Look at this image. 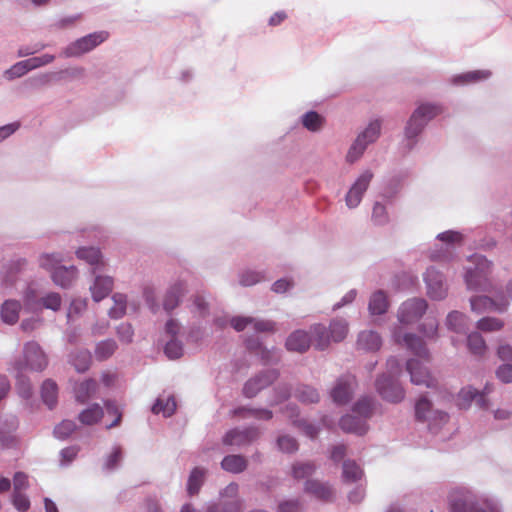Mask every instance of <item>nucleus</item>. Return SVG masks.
Returning <instances> with one entry per match:
<instances>
[{
    "label": "nucleus",
    "instance_id": "31",
    "mask_svg": "<svg viewBox=\"0 0 512 512\" xmlns=\"http://www.w3.org/2000/svg\"><path fill=\"white\" fill-rule=\"evenodd\" d=\"M104 415L103 408L95 403L80 412L78 419L83 425H94L98 423Z\"/></svg>",
    "mask_w": 512,
    "mask_h": 512
},
{
    "label": "nucleus",
    "instance_id": "11",
    "mask_svg": "<svg viewBox=\"0 0 512 512\" xmlns=\"http://www.w3.org/2000/svg\"><path fill=\"white\" fill-rule=\"evenodd\" d=\"M379 394L387 401L397 403L404 399L405 391L401 385L390 376H382L376 381Z\"/></svg>",
    "mask_w": 512,
    "mask_h": 512
},
{
    "label": "nucleus",
    "instance_id": "40",
    "mask_svg": "<svg viewBox=\"0 0 512 512\" xmlns=\"http://www.w3.org/2000/svg\"><path fill=\"white\" fill-rule=\"evenodd\" d=\"M112 300L114 304L109 310V316L114 319H119L126 313V296L121 293H115L112 296Z\"/></svg>",
    "mask_w": 512,
    "mask_h": 512
},
{
    "label": "nucleus",
    "instance_id": "25",
    "mask_svg": "<svg viewBox=\"0 0 512 512\" xmlns=\"http://www.w3.org/2000/svg\"><path fill=\"white\" fill-rule=\"evenodd\" d=\"M76 255L79 259L85 260L89 265L94 267L93 274L96 273V270H100L105 266L101 253L96 248H80L76 251Z\"/></svg>",
    "mask_w": 512,
    "mask_h": 512
},
{
    "label": "nucleus",
    "instance_id": "21",
    "mask_svg": "<svg viewBox=\"0 0 512 512\" xmlns=\"http://www.w3.org/2000/svg\"><path fill=\"white\" fill-rule=\"evenodd\" d=\"M311 345V337L304 330H296L286 340V348L298 353L306 352Z\"/></svg>",
    "mask_w": 512,
    "mask_h": 512
},
{
    "label": "nucleus",
    "instance_id": "22",
    "mask_svg": "<svg viewBox=\"0 0 512 512\" xmlns=\"http://www.w3.org/2000/svg\"><path fill=\"white\" fill-rule=\"evenodd\" d=\"M491 76V72L488 70H475L469 71L462 74L452 76L450 79L451 84L457 86H464L472 83H477L488 79Z\"/></svg>",
    "mask_w": 512,
    "mask_h": 512
},
{
    "label": "nucleus",
    "instance_id": "20",
    "mask_svg": "<svg viewBox=\"0 0 512 512\" xmlns=\"http://www.w3.org/2000/svg\"><path fill=\"white\" fill-rule=\"evenodd\" d=\"M187 292L186 285L178 281L171 285L163 299V307L167 312L174 310L180 303L181 297Z\"/></svg>",
    "mask_w": 512,
    "mask_h": 512
},
{
    "label": "nucleus",
    "instance_id": "39",
    "mask_svg": "<svg viewBox=\"0 0 512 512\" xmlns=\"http://www.w3.org/2000/svg\"><path fill=\"white\" fill-rule=\"evenodd\" d=\"M71 364L78 372H85L91 364V354L88 350H81L71 355Z\"/></svg>",
    "mask_w": 512,
    "mask_h": 512
},
{
    "label": "nucleus",
    "instance_id": "60",
    "mask_svg": "<svg viewBox=\"0 0 512 512\" xmlns=\"http://www.w3.org/2000/svg\"><path fill=\"white\" fill-rule=\"evenodd\" d=\"M12 502H13L14 507L18 511L25 512L30 507V501H29L28 497L25 494H23L22 492H13Z\"/></svg>",
    "mask_w": 512,
    "mask_h": 512
},
{
    "label": "nucleus",
    "instance_id": "59",
    "mask_svg": "<svg viewBox=\"0 0 512 512\" xmlns=\"http://www.w3.org/2000/svg\"><path fill=\"white\" fill-rule=\"evenodd\" d=\"M18 423L15 419H13L7 428L0 427V443L3 445H9L10 442L13 441L12 432L16 430Z\"/></svg>",
    "mask_w": 512,
    "mask_h": 512
},
{
    "label": "nucleus",
    "instance_id": "8",
    "mask_svg": "<svg viewBox=\"0 0 512 512\" xmlns=\"http://www.w3.org/2000/svg\"><path fill=\"white\" fill-rule=\"evenodd\" d=\"M448 502L449 512H491L478 503L469 491H452L449 495Z\"/></svg>",
    "mask_w": 512,
    "mask_h": 512
},
{
    "label": "nucleus",
    "instance_id": "32",
    "mask_svg": "<svg viewBox=\"0 0 512 512\" xmlns=\"http://www.w3.org/2000/svg\"><path fill=\"white\" fill-rule=\"evenodd\" d=\"M21 304L15 300H7L3 303L1 309V318L7 324H14L19 319Z\"/></svg>",
    "mask_w": 512,
    "mask_h": 512
},
{
    "label": "nucleus",
    "instance_id": "51",
    "mask_svg": "<svg viewBox=\"0 0 512 512\" xmlns=\"http://www.w3.org/2000/svg\"><path fill=\"white\" fill-rule=\"evenodd\" d=\"M62 259L58 254H43L40 256L39 264L42 268L53 272L59 267Z\"/></svg>",
    "mask_w": 512,
    "mask_h": 512
},
{
    "label": "nucleus",
    "instance_id": "52",
    "mask_svg": "<svg viewBox=\"0 0 512 512\" xmlns=\"http://www.w3.org/2000/svg\"><path fill=\"white\" fill-rule=\"evenodd\" d=\"M277 445L285 453H294L299 447L296 439L288 435L280 436L277 440Z\"/></svg>",
    "mask_w": 512,
    "mask_h": 512
},
{
    "label": "nucleus",
    "instance_id": "28",
    "mask_svg": "<svg viewBox=\"0 0 512 512\" xmlns=\"http://www.w3.org/2000/svg\"><path fill=\"white\" fill-rule=\"evenodd\" d=\"M340 427L345 432L363 435L367 431L366 422L360 417L346 415L340 420Z\"/></svg>",
    "mask_w": 512,
    "mask_h": 512
},
{
    "label": "nucleus",
    "instance_id": "61",
    "mask_svg": "<svg viewBox=\"0 0 512 512\" xmlns=\"http://www.w3.org/2000/svg\"><path fill=\"white\" fill-rule=\"evenodd\" d=\"M59 75L63 78H68L71 80L83 79L86 75V70H85V68L79 67V66L71 67V68L62 70L59 73Z\"/></svg>",
    "mask_w": 512,
    "mask_h": 512
},
{
    "label": "nucleus",
    "instance_id": "3",
    "mask_svg": "<svg viewBox=\"0 0 512 512\" xmlns=\"http://www.w3.org/2000/svg\"><path fill=\"white\" fill-rule=\"evenodd\" d=\"M313 336L314 347L325 350L331 342L343 341L349 331L348 323L344 319H333L329 327L323 324H315L310 329Z\"/></svg>",
    "mask_w": 512,
    "mask_h": 512
},
{
    "label": "nucleus",
    "instance_id": "18",
    "mask_svg": "<svg viewBox=\"0 0 512 512\" xmlns=\"http://www.w3.org/2000/svg\"><path fill=\"white\" fill-rule=\"evenodd\" d=\"M471 310L477 313L485 311H503L508 306V300L502 299L499 303L487 296L473 297L471 300Z\"/></svg>",
    "mask_w": 512,
    "mask_h": 512
},
{
    "label": "nucleus",
    "instance_id": "23",
    "mask_svg": "<svg viewBox=\"0 0 512 512\" xmlns=\"http://www.w3.org/2000/svg\"><path fill=\"white\" fill-rule=\"evenodd\" d=\"M77 269L74 266H59L52 272L53 282L63 288L69 287L76 279Z\"/></svg>",
    "mask_w": 512,
    "mask_h": 512
},
{
    "label": "nucleus",
    "instance_id": "64",
    "mask_svg": "<svg viewBox=\"0 0 512 512\" xmlns=\"http://www.w3.org/2000/svg\"><path fill=\"white\" fill-rule=\"evenodd\" d=\"M496 375L504 383L512 382V364L501 365L497 369Z\"/></svg>",
    "mask_w": 512,
    "mask_h": 512
},
{
    "label": "nucleus",
    "instance_id": "45",
    "mask_svg": "<svg viewBox=\"0 0 512 512\" xmlns=\"http://www.w3.org/2000/svg\"><path fill=\"white\" fill-rule=\"evenodd\" d=\"M316 470V466L312 462H298L292 466V475L295 479L300 480L312 475Z\"/></svg>",
    "mask_w": 512,
    "mask_h": 512
},
{
    "label": "nucleus",
    "instance_id": "37",
    "mask_svg": "<svg viewBox=\"0 0 512 512\" xmlns=\"http://www.w3.org/2000/svg\"><path fill=\"white\" fill-rule=\"evenodd\" d=\"M467 317L461 312L452 311L447 316V326L456 333H465Z\"/></svg>",
    "mask_w": 512,
    "mask_h": 512
},
{
    "label": "nucleus",
    "instance_id": "38",
    "mask_svg": "<svg viewBox=\"0 0 512 512\" xmlns=\"http://www.w3.org/2000/svg\"><path fill=\"white\" fill-rule=\"evenodd\" d=\"M469 351L475 356H482L486 352V343L478 332H473L467 337Z\"/></svg>",
    "mask_w": 512,
    "mask_h": 512
},
{
    "label": "nucleus",
    "instance_id": "55",
    "mask_svg": "<svg viewBox=\"0 0 512 512\" xmlns=\"http://www.w3.org/2000/svg\"><path fill=\"white\" fill-rule=\"evenodd\" d=\"M61 296L56 292H51L41 298V303L44 308L57 311L61 306Z\"/></svg>",
    "mask_w": 512,
    "mask_h": 512
},
{
    "label": "nucleus",
    "instance_id": "50",
    "mask_svg": "<svg viewBox=\"0 0 512 512\" xmlns=\"http://www.w3.org/2000/svg\"><path fill=\"white\" fill-rule=\"evenodd\" d=\"M76 429V424L72 420H63L54 429V434L57 438L65 439L69 437Z\"/></svg>",
    "mask_w": 512,
    "mask_h": 512
},
{
    "label": "nucleus",
    "instance_id": "41",
    "mask_svg": "<svg viewBox=\"0 0 512 512\" xmlns=\"http://www.w3.org/2000/svg\"><path fill=\"white\" fill-rule=\"evenodd\" d=\"M29 71H31V70H30L27 60H22V61L15 63L7 70H5L3 73V76L6 80L12 81L14 79L24 76Z\"/></svg>",
    "mask_w": 512,
    "mask_h": 512
},
{
    "label": "nucleus",
    "instance_id": "35",
    "mask_svg": "<svg viewBox=\"0 0 512 512\" xmlns=\"http://www.w3.org/2000/svg\"><path fill=\"white\" fill-rule=\"evenodd\" d=\"M58 387L57 384L47 379L43 382L41 388V397L43 402L49 407L53 408L57 404Z\"/></svg>",
    "mask_w": 512,
    "mask_h": 512
},
{
    "label": "nucleus",
    "instance_id": "10",
    "mask_svg": "<svg viewBox=\"0 0 512 512\" xmlns=\"http://www.w3.org/2000/svg\"><path fill=\"white\" fill-rule=\"evenodd\" d=\"M491 392V388L486 385L481 393L471 386L464 387L460 390L457 396V405L461 409L468 408L472 401L476 399L477 405L482 409H487L489 404L486 396Z\"/></svg>",
    "mask_w": 512,
    "mask_h": 512
},
{
    "label": "nucleus",
    "instance_id": "57",
    "mask_svg": "<svg viewBox=\"0 0 512 512\" xmlns=\"http://www.w3.org/2000/svg\"><path fill=\"white\" fill-rule=\"evenodd\" d=\"M106 411L109 415L115 416V420L107 426L108 429L118 426L122 420V412L112 400L105 401Z\"/></svg>",
    "mask_w": 512,
    "mask_h": 512
},
{
    "label": "nucleus",
    "instance_id": "56",
    "mask_svg": "<svg viewBox=\"0 0 512 512\" xmlns=\"http://www.w3.org/2000/svg\"><path fill=\"white\" fill-rule=\"evenodd\" d=\"M164 352L169 359H178L183 354L182 344L179 341L172 339L166 344Z\"/></svg>",
    "mask_w": 512,
    "mask_h": 512
},
{
    "label": "nucleus",
    "instance_id": "9",
    "mask_svg": "<svg viewBox=\"0 0 512 512\" xmlns=\"http://www.w3.org/2000/svg\"><path fill=\"white\" fill-rule=\"evenodd\" d=\"M427 309L424 299H410L405 301L398 311V320L401 324L408 325L418 321Z\"/></svg>",
    "mask_w": 512,
    "mask_h": 512
},
{
    "label": "nucleus",
    "instance_id": "34",
    "mask_svg": "<svg viewBox=\"0 0 512 512\" xmlns=\"http://www.w3.org/2000/svg\"><path fill=\"white\" fill-rule=\"evenodd\" d=\"M389 302L387 295L383 291H377L372 294L369 301V311L374 315H381L388 309Z\"/></svg>",
    "mask_w": 512,
    "mask_h": 512
},
{
    "label": "nucleus",
    "instance_id": "54",
    "mask_svg": "<svg viewBox=\"0 0 512 512\" xmlns=\"http://www.w3.org/2000/svg\"><path fill=\"white\" fill-rule=\"evenodd\" d=\"M30 70H34L52 63L55 60V56L52 54H43L41 56H35L26 59Z\"/></svg>",
    "mask_w": 512,
    "mask_h": 512
},
{
    "label": "nucleus",
    "instance_id": "58",
    "mask_svg": "<svg viewBox=\"0 0 512 512\" xmlns=\"http://www.w3.org/2000/svg\"><path fill=\"white\" fill-rule=\"evenodd\" d=\"M87 308V300L86 299H74L68 309L67 317L68 319H73L74 317L80 315Z\"/></svg>",
    "mask_w": 512,
    "mask_h": 512
},
{
    "label": "nucleus",
    "instance_id": "24",
    "mask_svg": "<svg viewBox=\"0 0 512 512\" xmlns=\"http://www.w3.org/2000/svg\"><path fill=\"white\" fill-rule=\"evenodd\" d=\"M300 122L309 132L318 133L324 128L326 119L316 111H308L300 117Z\"/></svg>",
    "mask_w": 512,
    "mask_h": 512
},
{
    "label": "nucleus",
    "instance_id": "14",
    "mask_svg": "<svg viewBox=\"0 0 512 512\" xmlns=\"http://www.w3.org/2000/svg\"><path fill=\"white\" fill-rule=\"evenodd\" d=\"M426 126L427 124L419 118V112L413 111L404 130V144L409 150L416 145L418 136Z\"/></svg>",
    "mask_w": 512,
    "mask_h": 512
},
{
    "label": "nucleus",
    "instance_id": "29",
    "mask_svg": "<svg viewBox=\"0 0 512 512\" xmlns=\"http://www.w3.org/2000/svg\"><path fill=\"white\" fill-rule=\"evenodd\" d=\"M364 475L362 468L354 460H344L342 464V481L344 483H354L359 481Z\"/></svg>",
    "mask_w": 512,
    "mask_h": 512
},
{
    "label": "nucleus",
    "instance_id": "12",
    "mask_svg": "<svg viewBox=\"0 0 512 512\" xmlns=\"http://www.w3.org/2000/svg\"><path fill=\"white\" fill-rule=\"evenodd\" d=\"M424 281L427 287V294L431 299L441 300L447 295V287L444 283L442 274L433 267L428 268Z\"/></svg>",
    "mask_w": 512,
    "mask_h": 512
},
{
    "label": "nucleus",
    "instance_id": "13",
    "mask_svg": "<svg viewBox=\"0 0 512 512\" xmlns=\"http://www.w3.org/2000/svg\"><path fill=\"white\" fill-rule=\"evenodd\" d=\"M356 380L354 376L345 375L340 377L331 391L333 401L339 405L350 401Z\"/></svg>",
    "mask_w": 512,
    "mask_h": 512
},
{
    "label": "nucleus",
    "instance_id": "26",
    "mask_svg": "<svg viewBox=\"0 0 512 512\" xmlns=\"http://www.w3.org/2000/svg\"><path fill=\"white\" fill-rule=\"evenodd\" d=\"M97 387V382L93 379H87L77 384L74 388L76 401L81 404L86 403L96 394Z\"/></svg>",
    "mask_w": 512,
    "mask_h": 512
},
{
    "label": "nucleus",
    "instance_id": "1",
    "mask_svg": "<svg viewBox=\"0 0 512 512\" xmlns=\"http://www.w3.org/2000/svg\"><path fill=\"white\" fill-rule=\"evenodd\" d=\"M393 337L398 344L405 346L416 356V358H411L406 363V371L410 375L411 383L427 388H435L437 380L424 365L430 362L431 357L423 340L414 334H402L400 327L394 330Z\"/></svg>",
    "mask_w": 512,
    "mask_h": 512
},
{
    "label": "nucleus",
    "instance_id": "17",
    "mask_svg": "<svg viewBox=\"0 0 512 512\" xmlns=\"http://www.w3.org/2000/svg\"><path fill=\"white\" fill-rule=\"evenodd\" d=\"M304 491L315 498L329 502L334 499V489L325 482L316 479H310L305 482Z\"/></svg>",
    "mask_w": 512,
    "mask_h": 512
},
{
    "label": "nucleus",
    "instance_id": "33",
    "mask_svg": "<svg viewBox=\"0 0 512 512\" xmlns=\"http://www.w3.org/2000/svg\"><path fill=\"white\" fill-rule=\"evenodd\" d=\"M221 467L231 473H240L247 467V460L241 455H228L221 462Z\"/></svg>",
    "mask_w": 512,
    "mask_h": 512
},
{
    "label": "nucleus",
    "instance_id": "4",
    "mask_svg": "<svg viewBox=\"0 0 512 512\" xmlns=\"http://www.w3.org/2000/svg\"><path fill=\"white\" fill-rule=\"evenodd\" d=\"M47 365V356L41 349L40 345L35 341H30L24 345V362H15L14 369L18 373H21L25 369L42 371L47 367Z\"/></svg>",
    "mask_w": 512,
    "mask_h": 512
},
{
    "label": "nucleus",
    "instance_id": "49",
    "mask_svg": "<svg viewBox=\"0 0 512 512\" xmlns=\"http://www.w3.org/2000/svg\"><path fill=\"white\" fill-rule=\"evenodd\" d=\"M265 280V274L258 271L247 270L240 275V284L242 286H252Z\"/></svg>",
    "mask_w": 512,
    "mask_h": 512
},
{
    "label": "nucleus",
    "instance_id": "5",
    "mask_svg": "<svg viewBox=\"0 0 512 512\" xmlns=\"http://www.w3.org/2000/svg\"><path fill=\"white\" fill-rule=\"evenodd\" d=\"M109 34L106 31L90 33L70 43L64 48L62 55L66 58L79 57L88 53L107 40Z\"/></svg>",
    "mask_w": 512,
    "mask_h": 512
},
{
    "label": "nucleus",
    "instance_id": "44",
    "mask_svg": "<svg viewBox=\"0 0 512 512\" xmlns=\"http://www.w3.org/2000/svg\"><path fill=\"white\" fill-rule=\"evenodd\" d=\"M373 179V173L371 170H364L355 180L353 185L351 186L349 192H366L369 188L370 182Z\"/></svg>",
    "mask_w": 512,
    "mask_h": 512
},
{
    "label": "nucleus",
    "instance_id": "63",
    "mask_svg": "<svg viewBox=\"0 0 512 512\" xmlns=\"http://www.w3.org/2000/svg\"><path fill=\"white\" fill-rule=\"evenodd\" d=\"M14 492H22L28 487V477L23 472L15 473L13 477Z\"/></svg>",
    "mask_w": 512,
    "mask_h": 512
},
{
    "label": "nucleus",
    "instance_id": "43",
    "mask_svg": "<svg viewBox=\"0 0 512 512\" xmlns=\"http://www.w3.org/2000/svg\"><path fill=\"white\" fill-rule=\"evenodd\" d=\"M117 349V344L114 340H105L97 344L95 348V357L99 361H103L111 357Z\"/></svg>",
    "mask_w": 512,
    "mask_h": 512
},
{
    "label": "nucleus",
    "instance_id": "62",
    "mask_svg": "<svg viewBox=\"0 0 512 512\" xmlns=\"http://www.w3.org/2000/svg\"><path fill=\"white\" fill-rule=\"evenodd\" d=\"M302 503L298 499L283 501L278 506L279 512H299Z\"/></svg>",
    "mask_w": 512,
    "mask_h": 512
},
{
    "label": "nucleus",
    "instance_id": "7",
    "mask_svg": "<svg viewBox=\"0 0 512 512\" xmlns=\"http://www.w3.org/2000/svg\"><path fill=\"white\" fill-rule=\"evenodd\" d=\"M475 264L474 269H468L465 275V282L468 289H480L486 282L488 275L491 273L492 263L481 255L472 257Z\"/></svg>",
    "mask_w": 512,
    "mask_h": 512
},
{
    "label": "nucleus",
    "instance_id": "15",
    "mask_svg": "<svg viewBox=\"0 0 512 512\" xmlns=\"http://www.w3.org/2000/svg\"><path fill=\"white\" fill-rule=\"evenodd\" d=\"M259 435V430L253 427L243 430L233 429L226 433L223 441L226 445L242 446L255 441Z\"/></svg>",
    "mask_w": 512,
    "mask_h": 512
},
{
    "label": "nucleus",
    "instance_id": "53",
    "mask_svg": "<svg viewBox=\"0 0 512 512\" xmlns=\"http://www.w3.org/2000/svg\"><path fill=\"white\" fill-rule=\"evenodd\" d=\"M52 73H42L26 80V85L32 89H38L48 85L51 82Z\"/></svg>",
    "mask_w": 512,
    "mask_h": 512
},
{
    "label": "nucleus",
    "instance_id": "19",
    "mask_svg": "<svg viewBox=\"0 0 512 512\" xmlns=\"http://www.w3.org/2000/svg\"><path fill=\"white\" fill-rule=\"evenodd\" d=\"M114 281L110 276L96 275L93 284L90 286L92 298L99 302L106 298L113 289Z\"/></svg>",
    "mask_w": 512,
    "mask_h": 512
},
{
    "label": "nucleus",
    "instance_id": "46",
    "mask_svg": "<svg viewBox=\"0 0 512 512\" xmlns=\"http://www.w3.org/2000/svg\"><path fill=\"white\" fill-rule=\"evenodd\" d=\"M353 411L357 413L361 419L369 418L373 413V400L369 397L359 399L355 403Z\"/></svg>",
    "mask_w": 512,
    "mask_h": 512
},
{
    "label": "nucleus",
    "instance_id": "2",
    "mask_svg": "<svg viewBox=\"0 0 512 512\" xmlns=\"http://www.w3.org/2000/svg\"><path fill=\"white\" fill-rule=\"evenodd\" d=\"M381 130L382 121L380 119L376 118L370 120L365 127L359 130L355 139L352 141L347 150L345 161L348 164H354L359 161L364 155L368 146L375 143L379 139Z\"/></svg>",
    "mask_w": 512,
    "mask_h": 512
},
{
    "label": "nucleus",
    "instance_id": "6",
    "mask_svg": "<svg viewBox=\"0 0 512 512\" xmlns=\"http://www.w3.org/2000/svg\"><path fill=\"white\" fill-rule=\"evenodd\" d=\"M415 416L418 421L427 422L430 430L438 428L448 421V414L439 410H433L432 403L421 397L415 404Z\"/></svg>",
    "mask_w": 512,
    "mask_h": 512
},
{
    "label": "nucleus",
    "instance_id": "42",
    "mask_svg": "<svg viewBox=\"0 0 512 512\" xmlns=\"http://www.w3.org/2000/svg\"><path fill=\"white\" fill-rule=\"evenodd\" d=\"M176 401L174 397H168L165 401L162 399H157L156 403L152 407V412L155 414L162 413L163 416L169 417L176 410Z\"/></svg>",
    "mask_w": 512,
    "mask_h": 512
},
{
    "label": "nucleus",
    "instance_id": "48",
    "mask_svg": "<svg viewBox=\"0 0 512 512\" xmlns=\"http://www.w3.org/2000/svg\"><path fill=\"white\" fill-rule=\"evenodd\" d=\"M296 397L303 403H316L319 401V394L316 389L305 385L297 389Z\"/></svg>",
    "mask_w": 512,
    "mask_h": 512
},
{
    "label": "nucleus",
    "instance_id": "36",
    "mask_svg": "<svg viewBox=\"0 0 512 512\" xmlns=\"http://www.w3.org/2000/svg\"><path fill=\"white\" fill-rule=\"evenodd\" d=\"M206 471L200 467H195L188 478L187 491L189 495H196L204 482Z\"/></svg>",
    "mask_w": 512,
    "mask_h": 512
},
{
    "label": "nucleus",
    "instance_id": "47",
    "mask_svg": "<svg viewBox=\"0 0 512 512\" xmlns=\"http://www.w3.org/2000/svg\"><path fill=\"white\" fill-rule=\"evenodd\" d=\"M503 326L502 320L493 317H484L477 322V328L483 332L499 331Z\"/></svg>",
    "mask_w": 512,
    "mask_h": 512
},
{
    "label": "nucleus",
    "instance_id": "16",
    "mask_svg": "<svg viewBox=\"0 0 512 512\" xmlns=\"http://www.w3.org/2000/svg\"><path fill=\"white\" fill-rule=\"evenodd\" d=\"M278 378L275 370H267L266 372L250 379L244 386V394L247 397L255 396L261 389L267 387Z\"/></svg>",
    "mask_w": 512,
    "mask_h": 512
},
{
    "label": "nucleus",
    "instance_id": "27",
    "mask_svg": "<svg viewBox=\"0 0 512 512\" xmlns=\"http://www.w3.org/2000/svg\"><path fill=\"white\" fill-rule=\"evenodd\" d=\"M357 345L366 351H377L382 345V340L377 332L363 331L358 336Z\"/></svg>",
    "mask_w": 512,
    "mask_h": 512
},
{
    "label": "nucleus",
    "instance_id": "30",
    "mask_svg": "<svg viewBox=\"0 0 512 512\" xmlns=\"http://www.w3.org/2000/svg\"><path fill=\"white\" fill-rule=\"evenodd\" d=\"M414 111L419 112V118L425 124H428L436 116L442 114L444 109L441 104L433 102H423L420 103Z\"/></svg>",
    "mask_w": 512,
    "mask_h": 512
}]
</instances>
